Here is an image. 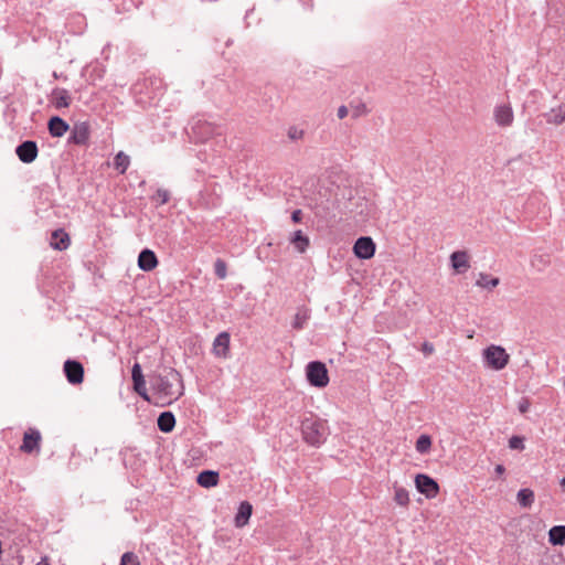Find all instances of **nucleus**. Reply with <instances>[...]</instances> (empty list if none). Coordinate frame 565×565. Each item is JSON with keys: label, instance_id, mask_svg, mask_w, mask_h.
Returning a JSON list of instances; mask_svg holds the SVG:
<instances>
[{"label": "nucleus", "instance_id": "1", "mask_svg": "<svg viewBox=\"0 0 565 565\" xmlns=\"http://www.w3.org/2000/svg\"><path fill=\"white\" fill-rule=\"evenodd\" d=\"M150 384L161 398H169L168 404L178 399L184 390L181 374L172 367L166 369L163 373L153 375L150 379Z\"/></svg>", "mask_w": 565, "mask_h": 565}, {"label": "nucleus", "instance_id": "3", "mask_svg": "<svg viewBox=\"0 0 565 565\" xmlns=\"http://www.w3.org/2000/svg\"><path fill=\"white\" fill-rule=\"evenodd\" d=\"M482 355L487 366L495 371L504 369L510 361V355L500 345H489L483 350Z\"/></svg>", "mask_w": 565, "mask_h": 565}, {"label": "nucleus", "instance_id": "33", "mask_svg": "<svg viewBox=\"0 0 565 565\" xmlns=\"http://www.w3.org/2000/svg\"><path fill=\"white\" fill-rule=\"evenodd\" d=\"M134 382V390L135 392L141 396L145 401H150L149 395L147 393L146 388V381L145 377L140 380L132 381Z\"/></svg>", "mask_w": 565, "mask_h": 565}, {"label": "nucleus", "instance_id": "35", "mask_svg": "<svg viewBox=\"0 0 565 565\" xmlns=\"http://www.w3.org/2000/svg\"><path fill=\"white\" fill-rule=\"evenodd\" d=\"M120 565H140V561L134 552H126L121 556Z\"/></svg>", "mask_w": 565, "mask_h": 565}, {"label": "nucleus", "instance_id": "21", "mask_svg": "<svg viewBox=\"0 0 565 565\" xmlns=\"http://www.w3.org/2000/svg\"><path fill=\"white\" fill-rule=\"evenodd\" d=\"M220 480L218 472L213 470H204L199 473L196 482L203 488H211L217 486Z\"/></svg>", "mask_w": 565, "mask_h": 565}, {"label": "nucleus", "instance_id": "29", "mask_svg": "<svg viewBox=\"0 0 565 565\" xmlns=\"http://www.w3.org/2000/svg\"><path fill=\"white\" fill-rule=\"evenodd\" d=\"M500 284V279L497 277H491L489 274L480 273L479 278L476 281V285L482 288L492 289Z\"/></svg>", "mask_w": 565, "mask_h": 565}, {"label": "nucleus", "instance_id": "25", "mask_svg": "<svg viewBox=\"0 0 565 565\" xmlns=\"http://www.w3.org/2000/svg\"><path fill=\"white\" fill-rule=\"evenodd\" d=\"M535 494L533 490L529 488L521 489L516 494L518 503L522 508H531L534 503Z\"/></svg>", "mask_w": 565, "mask_h": 565}, {"label": "nucleus", "instance_id": "27", "mask_svg": "<svg viewBox=\"0 0 565 565\" xmlns=\"http://www.w3.org/2000/svg\"><path fill=\"white\" fill-rule=\"evenodd\" d=\"M130 164V158L124 151H119L114 158V168L124 174Z\"/></svg>", "mask_w": 565, "mask_h": 565}, {"label": "nucleus", "instance_id": "32", "mask_svg": "<svg viewBox=\"0 0 565 565\" xmlns=\"http://www.w3.org/2000/svg\"><path fill=\"white\" fill-rule=\"evenodd\" d=\"M431 440L427 435H422L416 441V450L420 454L427 452L430 449Z\"/></svg>", "mask_w": 565, "mask_h": 565}, {"label": "nucleus", "instance_id": "15", "mask_svg": "<svg viewBox=\"0 0 565 565\" xmlns=\"http://www.w3.org/2000/svg\"><path fill=\"white\" fill-rule=\"evenodd\" d=\"M451 266L456 273L462 274L470 267L469 256L465 250L454 252L450 256Z\"/></svg>", "mask_w": 565, "mask_h": 565}, {"label": "nucleus", "instance_id": "40", "mask_svg": "<svg viewBox=\"0 0 565 565\" xmlns=\"http://www.w3.org/2000/svg\"><path fill=\"white\" fill-rule=\"evenodd\" d=\"M349 114V109L345 105H341L339 108H338V111H337V116L339 119H344Z\"/></svg>", "mask_w": 565, "mask_h": 565}, {"label": "nucleus", "instance_id": "10", "mask_svg": "<svg viewBox=\"0 0 565 565\" xmlns=\"http://www.w3.org/2000/svg\"><path fill=\"white\" fill-rule=\"evenodd\" d=\"M38 145L33 140H25L21 142L15 149L17 156L24 163L33 162L38 157Z\"/></svg>", "mask_w": 565, "mask_h": 565}, {"label": "nucleus", "instance_id": "31", "mask_svg": "<svg viewBox=\"0 0 565 565\" xmlns=\"http://www.w3.org/2000/svg\"><path fill=\"white\" fill-rule=\"evenodd\" d=\"M394 501L401 507H407L409 503L408 491L402 487H394Z\"/></svg>", "mask_w": 565, "mask_h": 565}, {"label": "nucleus", "instance_id": "14", "mask_svg": "<svg viewBox=\"0 0 565 565\" xmlns=\"http://www.w3.org/2000/svg\"><path fill=\"white\" fill-rule=\"evenodd\" d=\"M138 266L145 271L154 269L158 266V258L156 254L151 249H142L138 256Z\"/></svg>", "mask_w": 565, "mask_h": 565}, {"label": "nucleus", "instance_id": "9", "mask_svg": "<svg viewBox=\"0 0 565 565\" xmlns=\"http://www.w3.org/2000/svg\"><path fill=\"white\" fill-rule=\"evenodd\" d=\"M353 252L358 258L370 259L375 254V243L369 236H361L354 243Z\"/></svg>", "mask_w": 565, "mask_h": 565}, {"label": "nucleus", "instance_id": "26", "mask_svg": "<svg viewBox=\"0 0 565 565\" xmlns=\"http://www.w3.org/2000/svg\"><path fill=\"white\" fill-rule=\"evenodd\" d=\"M544 117L548 124L559 126L565 121V111L562 106H558L557 108H552Z\"/></svg>", "mask_w": 565, "mask_h": 565}, {"label": "nucleus", "instance_id": "28", "mask_svg": "<svg viewBox=\"0 0 565 565\" xmlns=\"http://www.w3.org/2000/svg\"><path fill=\"white\" fill-rule=\"evenodd\" d=\"M310 318V312L307 308L298 309L292 321V328L295 330H301L305 328L307 321Z\"/></svg>", "mask_w": 565, "mask_h": 565}, {"label": "nucleus", "instance_id": "2", "mask_svg": "<svg viewBox=\"0 0 565 565\" xmlns=\"http://www.w3.org/2000/svg\"><path fill=\"white\" fill-rule=\"evenodd\" d=\"M301 433L303 440L313 447L322 445L329 434L326 422L319 418L303 419L301 422Z\"/></svg>", "mask_w": 565, "mask_h": 565}, {"label": "nucleus", "instance_id": "5", "mask_svg": "<svg viewBox=\"0 0 565 565\" xmlns=\"http://www.w3.org/2000/svg\"><path fill=\"white\" fill-rule=\"evenodd\" d=\"M192 135L199 142H204L214 135H220V127L206 120H196L191 127Z\"/></svg>", "mask_w": 565, "mask_h": 565}, {"label": "nucleus", "instance_id": "8", "mask_svg": "<svg viewBox=\"0 0 565 565\" xmlns=\"http://www.w3.org/2000/svg\"><path fill=\"white\" fill-rule=\"evenodd\" d=\"M41 434L35 428H29L24 435L22 445L20 446V450L24 454H32L34 451H40V445H41Z\"/></svg>", "mask_w": 565, "mask_h": 565}, {"label": "nucleus", "instance_id": "44", "mask_svg": "<svg viewBox=\"0 0 565 565\" xmlns=\"http://www.w3.org/2000/svg\"><path fill=\"white\" fill-rule=\"evenodd\" d=\"M494 470H495V473L500 476V475L504 473L505 468L502 465H497Z\"/></svg>", "mask_w": 565, "mask_h": 565}, {"label": "nucleus", "instance_id": "30", "mask_svg": "<svg viewBox=\"0 0 565 565\" xmlns=\"http://www.w3.org/2000/svg\"><path fill=\"white\" fill-rule=\"evenodd\" d=\"M350 108H351L353 119H358L362 116H366L370 113V109L367 108L366 104L361 100L351 102Z\"/></svg>", "mask_w": 565, "mask_h": 565}, {"label": "nucleus", "instance_id": "41", "mask_svg": "<svg viewBox=\"0 0 565 565\" xmlns=\"http://www.w3.org/2000/svg\"><path fill=\"white\" fill-rule=\"evenodd\" d=\"M291 220L294 223H300L302 221V211L301 210L292 211Z\"/></svg>", "mask_w": 565, "mask_h": 565}, {"label": "nucleus", "instance_id": "45", "mask_svg": "<svg viewBox=\"0 0 565 565\" xmlns=\"http://www.w3.org/2000/svg\"><path fill=\"white\" fill-rule=\"evenodd\" d=\"M561 486L565 488V477L561 480Z\"/></svg>", "mask_w": 565, "mask_h": 565}, {"label": "nucleus", "instance_id": "42", "mask_svg": "<svg viewBox=\"0 0 565 565\" xmlns=\"http://www.w3.org/2000/svg\"><path fill=\"white\" fill-rule=\"evenodd\" d=\"M422 350L425 354H431L434 352V345L429 342H425Z\"/></svg>", "mask_w": 565, "mask_h": 565}, {"label": "nucleus", "instance_id": "11", "mask_svg": "<svg viewBox=\"0 0 565 565\" xmlns=\"http://www.w3.org/2000/svg\"><path fill=\"white\" fill-rule=\"evenodd\" d=\"M64 373L71 384H81L84 380V367L75 360L65 361Z\"/></svg>", "mask_w": 565, "mask_h": 565}, {"label": "nucleus", "instance_id": "17", "mask_svg": "<svg viewBox=\"0 0 565 565\" xmlns=\"http://www.w3.org/2000/svg\"><path fill=\"white\" fill-rule=\"evenodd\" d=\"M50 244L54 249L64 250L70 246L71 239L68 234L63 228H58L52 233Z\"/></svg>", "mask_w": 565, "mask_h": 565}, {"label": "nucleus", "instance_id": "19", "mask_svg": "<svg viewBox=\"0 0 565 565\" xmlns=\"http://www.w3.org/2000/svg\"><path fill=\"white\" fill-rule=\"evenodd\" d=\"M253 507L248 501L241 502L238 507L237 514L235 516V525L237 527H243L248 523V520L252 515Z\"/></svg>", "mask_w": 565, "mask_h": 565}, {"label": "nucleus", "instance_id": "4", "mask_svg": "<svg viewBox=\"0 0 565 565\" xmlns=\"http://www.w3.org/2000/svg\"><path fill=\"white\" fill-rule=\"evenodd\" d=\"M306 376L310 385L323 388L329 384L328 370L320 361L309 362L306 366Z\"/></svg>", "mask_w": 565, "mask_h": 565}, {"label": "nucleus", "instance_id": "16", "mask_svg": "<svg viewBox=\"0 0 565 565\" xmlns=\"http://www.w3.org/2000/svg\"><path fill=\"white\" fill-rule=\"evenodd\" d=\"M71 95L65 88H54L51 94V103L55 108H66L71 105Z\"/></svg>", "mask_w": 565, "mask_h": 565}, {"label": "nucleus", "instance_id": "43", "mask_svg": "<svg viewBox=\"0 0 565 565\" xmlns=\"http://www.w3.org/2000/svg\"><path fill=\"white\" fill-rule=\"evenodd\" d=\"M527 409H529V403H527V401H524V402H522V403H520V404H519V411H520V413L524 414V413H526V412H527Z\"/></svg>", "mask_w": 565, "mask_h": 565}, {"label": "nucleus", "instance_id": "36", "mask_svg": "<svg viewBox=\"0 0 565 565\" xmlns=\"http://www.w3.org/2000/svg\"><path fill=\"white\" fill-rule=\"evenodd\" d=\"M153 199L157 200L160 205H163L169 202L170 193L168 190L158 189Z\"/></svg>", "mask_w": 565, "mask_h": 565}, {"label": "nucleus", "instance_id": "37", "mask_svg": "<svg viewBox=\"0 0 565 565\" xmlns=\"http://www.w3.org/2000/svg\"><path fill=\"white\" fill-rule=\"evenodd\" d=\"M509 447L511 449H519L522 450L524 448L523 438L519 436H513L509 440Z\"/></svg>", "mask_w": 565, "mask_h": 565}, {"label": "nucleus", "instance_id": "18", "mask_svg": "<svg viewBox=\"0 0 565 565\" xmlns=\"http://www.w3.org/2000/svg\"><path fill=\"white\" fill-rule=\"evenodd\" d=\"M52 137H62L70 128L68 124L58 116H54L49 120L47 125Z\"/></svg>", "mask_w": 565, "mask_h": 565}, {"label": "nucleus", "instance_id": "34", "mask_svg": "<svg viewBox=\"0 0 565 565\" xmlns=\"http://www.w3.org/2000/svg\"><path fill=\"white\" fill-rule=\"evenodd\" d=\"M214 273H215L216 277L220 278V279L226 278L227 265H226V263L223 259L217 258L214 262Z\"/></svg>", "mask_w": 565, "mask_h": 565}, {"label": "nucleus", "instance_id": "22", "mask_svg": "<svg viewBox=\"0 0 565 565\" xmlns=\"http://www.w3.org/2000/svg\"><path fill=\"white\" fill-rule=\"evenodd\" d=\"M157 424L162 433H170L175 426V417L171 412H163L159 415Z\"/></svg>", "mask_w": 565, "mask_h": 565}, {"label": "nucleus", "instance_id": "23", "mask_svg": "<svg viewBox=\"0 0 565 565\" xmlns=\"http://www.w3.org/2000/svg\"><path fill=\"white\" fill-rule=\"evenodd\" d=\"M290 243L294 245L297 252L305 253L309 247L310 241L307 235L302 233V231L298 230L294 232Z\"/></svg>", "mask_w": 565, "mask_h": 565}, {"label": "nucleus", "instance_id": "13", "mask_svg": "<svg viewBox=\"0 0 565 565\" xmlns=\"http://www.w3.org/2000/svg\"><path fill=\"white\" fill-rule=\"evenodd\" d=\"M493 116L500 127H510L514 119L512 107L508 104L497 106Z\"/></svg>", "mask_w": 565, "mask_h": 565}, {"label": "nucleus", "instance_id": "7", "mask_svg": "<svg viewBox=\"0 0 565 565\" xmlns=\"http://www.w3.org/2000/svg\"><path fill=\"white\" fill-rule=\"evenodd\" d=\"M89 136H90L89 124L87 121H78V122L74 124V126L71 130V135L68 137V142L78 145V146H84L87 143Z\"/></svg>", "mask_w": 565, "mask_h": 565}, {"label": "nucleus", "instance_id": "38", "mask_svg": "<svg viewBox=\"0 0 565 565\" xmlns=\"http://www.w3.org/2000/svg\"><path fill=\"white\" fill-rule=\"evenodd\" d=\"M131 377H132V381H136V380L138 381L140 379H143L141 366L139 363L134 364L132 370H131Z\"/></svg>", "mask_w": 565, "mask_h": 565}, {"label": "nucleus", "instance_id": "6", "mask_svg": "<svg viewBox=\"0 0 565 565\" xmlns=\"http://www.w3.org/2000/svg\"><path fill=\"white\" fill-rule=\"evenodd\" d=\"M415 484L418 492L425 494L426 498L433 499L439 493L438 483L427 475H417L415 478Z\"/></svg>", "mask_w": 565, "mask_h": 565}, {"label": "nucleus", "instance_id": "12", "mask_svg": "<svg viewBox=\"0 0 565 565\" xmlns=\"http://www.w3.org/2000/svg\"><path fill=\"white\" fill-rule=\"evenodd\" d=\"M230 341L231 337L227 332H221L216 335L213 342V353L217 358L226 359L230 356Z\"/></svg>", "mask_w": 565, "mask_h": 565}, {"label": "nucleus", "instance_id": "20", "mask_svg": "<svg viewBox=\"0 0 565 565\" xmlns=\"http://www.w3.org/2000/svg\"><path fill=\"white\" fill-rule=\"evenodd\" d=\"M551 265V254L546 252H535L531 257V266L537 271L545 270Z\"/></svg>", "mask_w": 565, "mask_h": 565}, {"label": "nucleus", "instance_id": "46", "mask_svg": "<svg viewBox=\"0 0 565 565\" xmlns=\"http://www.w3.org/2000/svg\"><path fill=\"white\" fill-rule=\"evenodd\" d=\"M38 565H50V564L46 562H40Z\"/></svg>", "mask_w": 565, "mask_h": 565}, {"label": "nucleus", "instance_id": "39", "mask_svg": "<svg viewBox=\"0 0 565 565\" xmlns=\"http://www.w3.org/2000/svg\"><path fill=\"white\" fill-rule=\"evenodd\" d=\"M303 131L297 129L296 127H290L288 130V137L292 140H297L302 138Z\"/></svg>", "mask_w": 565, "mask_h": 565}, {"label": "nucleus", "instance_id": "24", "mask_svg": "<svg viewBox=\"0 0 565 565\" xmlns=\"http://www.w3.org/2000/svg\"><path fill=\"white\" fill-rule=\"evenodd\" d=\"M548 540L553 545L565 543V525H555L548 532Z\"/></svg>", "mask_w": 565, "mask_h": 565}]
</instances>
